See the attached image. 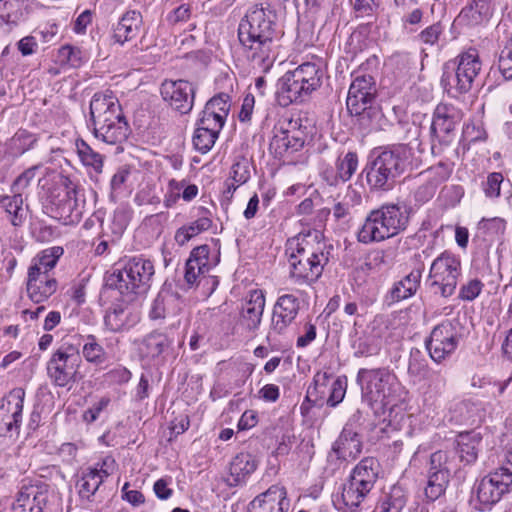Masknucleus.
<instances>
[{"instance_id": "f257e3e1", "label": "nucleus", "mask_w": 512, "mask_h": 512, "mask_svg": "<svg viewBox=\"0 0 512 512\" xmlns=\"http://www.w3.org/2000/svg\"><path fill=\"white\" fill-rule=\"evenodd\" d=\"M243 55L254 73H268L281 48L276 13L267 3L251 7L238 26Z\"/></svg>"}, {"instance_id": "f03ea898", "label": "nucleus", "mask_w": 512, "mask_h": 512, "mask_svg": "<svg viewBox=\"0 0 512 512\" xmlns=\"http://www.w3.org/2000/svg\"><path fill=\"white\" fill-rule=\"evenodd\" d=\"M356 382L360 386L362 401L369 407H389V422L396 426L405 420L406 414L396 405L401 399L404 387L393 370L388 367L360 368Z\"/></svg>"}, {"instance_id": "7ed1b4c3", "label": "nucleus", "mask_w": 512, "mask_h": 512, "mask_svg": "<svg viewBox=\"0 0 512 512\" xmlns=\"http://www.w3.org/2000/svg\"><path fill=\"white\" fill-rule=\"evenodd\" d=\"M413 156V149L406 144L374 150L363 170L370 191H391L397 179L412 169Z\"/></svg>"}, {"instance_id": "20e7f679", "label": "nucleus", "mask_w": 512, "mask_h": 512, "mask_svg": "<svg viewBox=\"0 0 512 512\" xmlns=\"http://www.w3.org/2000/svg\"><path fill=\"white\" fill-rule=\"evenodd\" d=\"M90 117L94 137L102 143L115 146L122 151L130 127L122 112L121 105L112 92H97L90 101Z\"/></svg>"}, {"instance_id": "39448f33", "label": "nucleus", "mask_w": 512, "mask_h": 512, "mask_svg": "<svg viewBox=\"0 0 512 512\" xmlns=\"http://www.w3.org/2000/svg\"><path fill=\"white\" fill-rule=\"evenodd\" d=\"M286 254L290 266V277L297 283L316 281L329 260L326 244L317 241V236L311 234H300L288 240Z\"/></svg>"}, {"instance_id": "423d86ee", "label": "nucleus", "mask_w": 512, "mask_h": 512, "mask_svg": "<svg viewBox=\"0 0 512 512\" xmlns=\"http://www.w3.org/2000/svg\"><path fill=\"white\" fill-rule=\"evenodd\" d=\"M407 225L408 216L400 205L383 204L368 213L357 233V239L363 244L382 242L404 231Z\"/></svg>"}, {"instance_id": "0eeeda50", "label": "nucleus", "mask_w": 512, "mask_h": 512, "mask_svg": "<svg viewBox=\"0 0 512 512\" xmlns=\"http://www.w3.org/2000/svg\"><path fill=\"white\" fill-rule=\"evenodd\" d=\"M380 472V463L374 457L363 458L351 471L335 505L343 512H358L360 505L373 489Z\"/></svg>"}, {"instance_id": "6e6552de", "label": "nucleus", "mask_w": 512, "mask_h": 512, "mask_svg": "<svg viewBox=\"0 0 512 512\" xmlns=\"http://www.w3.org/2000/svg\"><path fill=\"white\" fill-rule=\"evenodd\" d=\"M154 273V265L149 259L132 257L107 276L106 286L132 301L135 296L147 293Z\"/></svg>"}, {"instance_id": "1a4fd4ad", "label": "nucleus", "mask_w": 512, "mask_h": 512, "mask_svg": "<svg viewBox=\"0 0 512 512\" xmlns=\"http://www.w3.org/2000/svg\"><path fill=\"white\" fill-rule=\"evenodd\" d=\"M62 255L63 248L54 246L44 249L32 259L26 290L33 302L42 303L56 292L58 284L52 271Z\"/></svg>"}, {"instance_id": "9d476101", "label": "nucleus", "mask_w": 512, "mask_h": 512, "mask_svg": "<svg viewBox=\"0 0 512 512\" xmlns=\"http://www.w3.org/2000/svg\"><path fill=\"white\" fill-rule=\"evenodd\" d=\"M323 71L314 62H305L293 71L286 72L279 80L277 101L286 107L303 98L321 86Z\"/></svg>"}, {"instance_id": "9b49d317", "label": "nucleus", "mask_w": 512, "mask_h": 512, "mask_svg": "<svg viewBox=\"0 0 512 512\" xmlns=\"http://www.w3.org/2000/svg\"><path fill=\"white\" fill-rule=\"evenodd\" d=\"M441 83L444 89L453 96L469 92L482 69L478 52L470 49L458 55L453 62L445 66Z\"/></svg>"}, {"instance_id": "f8f14e48", "label": "nucleus", "mask_w": 512, "mask_h": 512, "mask_svg": "<svg viewBox=\"0 0 512 512\" xmlns=\"http://www.w3.org/2000/svg\"><path fill=\"white\" fill-rule=\"evenodd\" d=\"M81 364L79 350L71 344H63L47 362L48 378L54 386L70 390L82 378L79 372Z\"/></svg>"}, {"instance_id": "ddd939ff", "label": "nucleus", "mask_w": 512, "mask_h": 512, "mask_svg": "<svg viewBox=\"0 0 512 512\" xmlns=\"http://www.w3.org/2000/svg\"><path fill=\"white\" fill-rule=\"evenodd\" d=\"M460 274V260L454 254L445 251L433 260L428 281L430 287L435 289V293L447 298L454 294Z\"/></svg>"}, {"instance_id": "4468645a", "label": "nucleus", "mask_w": 512, "mask_h": 512, "mask_svg": "<svg viewBox=\"0 0 512 512\" xmlns=\"http://www.w3.org/2000/svg\"><path fill=\"white\" fill-rule=\"evenodd\" d=\"M51 486L40 478H25L21 481L12 512H45L51 499Z\"/></svg>"}, {"instance_id": "2eb2a0df", "label": "nucleus", "mask_w": 512, "mask_h": 512, "mask_svg": "<svg viewBox=\"0 0 512 512\" xmlns=\"http://www.w3.org/2000/svg\"><path fill=\"white\" fill-rule=\"evenodd\" d=\"M461 338L460 323L457 319L446 320L433 328L425 341L430 358L440 363L458 347Z\"/></svg>"}, {"instance_id": "dca6fc26", "label": "nucleus", "mask_w": 512, "mask_h": 512, "mask_svg": "<svg viewBox=\"0 0 512 512\" xmlns=\"http://www.w3.org/2000/svg\"><path fill=\"white\" fill-rule=\"evenodd\" d=\"M306 137V127L302 126L300 118L283 117L274 127L271 147L280 155L289 150L298 151L303 147Z\"/></svg>"}, {"instance_id": "f3484780", "label": "nucleus", "mask_w": 512, "mask_h": 512, "mask_svg": "<svg viewBox=\"0 0 512 512\" xmlns=\"http://www.w3.org/2000/svg\"><path fill=\"white\" fill-rule=\"evenodd\" d=\"M449 453L438 450L431 454L424 496L427 502H434L444 495L450 480L448 467Z\"/></svg>"}, {"instance_id": "a211bd4d", "label": "nucleus", "mask_w": 512, "mask_h": 512, "mask_svg": "<svg viewBox=\"0 0 512 512\" xmlns=\"http://www.w3.org/2000/svg\"><path fill=\"white\" fill-rule=\"evenodd\" d=\"M462 118V111L453 104L439 103L433 112L430 127L433 141L437 140L441 145H449L455 137L456 127Z\"/></svg>"}, {"instance_id": "6ab92c4d", "label": "nucleus", "mask_w": 512, "mask_h": 512, "mask_svg": "<svg viewBox=\"0 0 512 512\" xmlns=\"http://www.w3.org/2000/svg\"><path fill=\"white\" fill-rule=\"evenodd\" d=\"M512 473L502 476L497 471L483 477L475 487L477 509L485 511L498 503L502 496L509 491L512 485Z\"/></svg>"}, {"instance_id": "aec40b11", "label": "nucleus", "mask_w": 512, "mask_h": 512, "mask_svg": "<svg viewBox=\"0 0 512 512\" xmlns=\"http://www.w3.org/2000/svg\"><path fill=\"white\" fill-rule=\"evenodd\" d=\"M48 210L52 218L64 225L78 223L82 217V207L78 202L76 189L66 187L52 194Z\"/></svg>"}, {"instance_id": "412c9836", "label": "nucleus", "mask_w": 512, "mask_h": 512, "mask_svg": "<svg viewBox=\"0 0 512 512\" xmlns=\"http://www.w3.org/2000/svg\"><path fill=\"white\" fill-rule=\"evenodd\" d=\"M300 310V300L294 294L280 295L273 307L270 330L267 335L271 339L274 335L284 334L295 321Z\"/></svg>"}, {"instance_id": "4be33fe9", "label": "nucleus", "mask_w": 512, "mask_h": 512, "mask_svg": "<svg viewBox=\"0 0 512 512\" xmlns=\"http://www.w3.org/2000/svg\"><path fill=\"white\" fill-rule=\"evenodd\" d=\"M160 91L163 100L180 114H187L192 110L195 89L188 81L165 80Z\"/></svg>"}, {"instance_id": "5701e85b", "label": "nucleus", "mask_w": 512, "mask_h": 512, "mask_svg": "<svg viewBox=\"0 0 512 512\" xmlns=\"http://www.w3.org/2000/svg\"><path fill=\"white\" fill-rule=\"evenodd\" d=\"M377 96L376 81L373 76L356 72L350 84L346 106L348 111H359V107L375 103Z\"/></svg>"}, {"instance_id": "b1692460", "label": "nucleus", "mask_w": 512, "mask_h": 512, "mask_svg": "<svg viewBox=\"0 0 512 512\" xmlns=\"http://www.w3.org/2000/svg\"><path fill=\"white\" fill-rule=\"evenodd\" d=\"M358 164L356 152L341 153L335 161V166L326 164L321 167L320 177L327 185L337 187L351 179L358 169Z\"/></svg>"}, {"instance_id": "393cba45", "label": "nucleus", "mask_w": 512, "mask_h": 512, "mask_svg": "<svg viewBox=\"0 0 512 512\" xmlns=\"http://www.w3.org/2000/svg\"><path fill=\"white\" fill-rule=\"evenodd\" d=\"M289 501L284 487L272 485L248 505V512H287Z\"/></svg>"}, {"instance_id": "a878e982", "label": "nucleus", "mask_w": 512, "mask_h": 512, "mask_svg": "<svg viewBox=\"0 0 512 512\" xmlns=\"http://www.w3.org/2000/svg\"><path fill=\"white\" fill-rule=\"evenodd\" d=\"M265 308V296L261 290H253L242 303L240 323L249 331L259 328Z\"/></svg>"}, {"instance_id": "bb28decb", "label": "nucleus", "mask_w": 512, "mask_h": 512, "mask_svg": "<svg viewBox=\"0 0 512 512\" xmlns=\"http://www.w3.org/2000/svg\"><path fill=\"white\" fill-rule=\"evenodd\" d=\"M363 443L359 431L342 429L332 444V453L340 462L356 460L362 453Z\"/></svg>"}, {"instance_id": "cd10ccee", "label": "nucleus", "mask_w": 512, "mask_h": 512, "mask_svg": "<svg viewBox=\"0 0 512 512\" xmlns=\"http://www.w3.org/2000/svg\"><path fill=\"white\" fill-rule=\"evenodd\" d=\"M27 15V0H0V30L10 34Z\"/></svg>"}, {"instance_id": "c85d7f7f", "label": "nucleus", "mask_w": 512, "mask_h": 512, "mask_svg": "<svg viewBox=\"0 0 512 512\" xmlns=\"http://www.w3.org/2000/svg\"><path fill=\"white\" fill-rule=\"evenodd\" d=\"M181 309L182 300L180 296L169 289H162L152 303L150 317L157 320L176 316Z\"/></svg>"}, {"instance_id": "c756f323", "label": "nucleus", "mask_w": 512, "mask_h": 512, "mask_svg": "<svg viewBox=\"0 0 512 512\" xmlns=\"http://www.w3.org/2000/svg\"><path fill=\"white\" fill-rule=\"evenodd\" d=\"M173 344V340L166 334L152 332L146 335L138 345V352L141 358L156 360L167 353Z\"/></svg>"}, {"instance_id": "7c9ffc66", "label": "nucleus", "mask_w": 512, "mask_h": 512, "mask_svg": "<svg viewBox=\"0 0 512 512\" xmlns=\"http://www.w3.org/2000/svg\"><path fill=\"white\" fill-rule=\"evenodd\" d=\"M258 462L248 452L237 454L230 462V475L228 483L230 486H238L246 482L248 477L257 469Z\"/></svg>"}, {"instance_id": "2f4dec72", "label": "nucleus", "mask_w": 512, "mask_h": 512, "mask_svg": "<svg viewBox=\"0 0 512 512\" xmlns=\"http://www.w3.org/2000/svg\"><path fill=\"white\" fill-rule=\"evenodd\" d=\"M492 16V9L487 0H473L470 5L464 7L456 21L459 24L474 27L488 22Z\"/></svg>"}, {"instance_id": "473e14b6", "label": "nucleus", "mask_w": 512, "mask_h": 512, "mask_svg": "<svg viewBox=\"0 0 512 512\" xmlns=\"http://www.w3.org/2000/svg\"><path fill=\"white\" fill-rule=\"evenodd\" d=\"M422 268L413 269L408 275L395 282L389 291L390 303H396L414 296L420 286Z\"/></svg>"}, {"instance_id": "72a5a7b5", "label": "nucleus", "mask_w": 512, "mask_h": 512, "mask_svg": "<svg viewBox=\"0 0 512 512\" xmlns=\"http://www.w3.org/2000/svg\"><path fill=\"white\" fill-rule=\"evenodd\" d=\"M136 319L132 317L129 306L125 303H114L104 316V325L107 330L117 333L132 326Z\"/></svg>"}, {"instance_id": "f704fd0d", "label": "nucleus", "mask_w": 512, "mask_h": 512, "mask_svg": "<svg viewBox=\"0 0 512 512\" xmlns=\"http://www.w3.org/2000/svg\"><path fill=\"white\" fill-rule=\"evenodd\" d=\"M0 209L6 214L7 220L15 227L22 226L27 218V206L21 193L0 196Z\"/></svg>"}, {"instance_id": "c9c22d12", "label": "nucleus", "mask_w": 512, "mask_h": 512, "mask_svg": "<svg viewBox=\"0 0 512 512\" xmlns=\"http://www.w3.org/2000/svg\"><path fill=\"white\" fill-rule=\"evenodd\" d=\"M141 23L142 16L140 12L135 10L126 12L115 28L113 35L115 41L123 44L135 38L139 33Z\"/></svg>"}, {"instance_id": "e433bc0d", "label": "nucleus", "mask_w": 512, "mask_h": 512, "mask_svg": "<svg viewBox=\"0 0 512 512\" xmlns=\"http://www.w3.org/2000/svg\"><path fill=\"white\" fill-rule=\"evenodd\" d=\"M481 440L480 433L474 431L463 432L457 436L456 449L461 462L472 464L477 460Z\"/></svg>"}, {"instance_id": "4c0bfd02", "label": "nucleus", "mask_w": 512, "mask_h": 512, "mask_svg": "<svg viewBox=\"0 0 512 512\" xmlns=\"http://www.w3.org/2000/svg\"><path fill=\"white\" fill-rule=\"evenodd\" d=\"M353 356L356 358L372 357L381 350L380 339L374 334L363 333L352 342Z\"/></svg>"}, {"instance_id": "58836bf2", "label": "nucleus", "mask_w": 512, "mask_h": 512, "mask_svg": "<svg viewBox=\"0 0 512 512\" xmlns=\"http://www.w3.org/2000/svg\"><path fill=\"white\" fill-rule=\"evenodd\" d=\"M211 225L212 220L209 217H199L190 224L180 227L175 233V241L183 246L192 238L210 229Z\"/></svg>"}, {"instance_id": "ea45409f", "label": "nucleus", "mask_w": 512, "mask_h": 512, "mask_svg": "<svg viewBox=\"0 0 512 512\" xmlns=\"http://www.w3.org/2000/svg\"><path fill=\"white\" fill-rule=\"evenodd\" d=\"M103 481L104 480L99 476L96 470H93L92 467H88L82 472L76 484L79 496L82 499L90 500Z\"/></svg>"}, {"instance_id": "a19ab883", "label": "nucleus", "mask_w": 512, "mask_h": 512, "mask_svg": "<svg viewBox=\"0 0 512 512\" xmlns=\"http://www.w3.org/2000/svg\"><path fill=\"white\" fill-rule=\"evenodd\" d=\"M406 500L405 490L399 485H394L381 498L378 504L379 512H401L406 505Z\"/></svg>"}, {"instance_id": "79ce46f5", "label": "nucleus", "mask_w": 512, "mask_h": 512, "mask_svg": "<svg viewBox=\"0 0 512 512\" xmlns=\"http://www.w3.org/2000/svg\"><path fill=\"white\" fill-rule=\"evenodd\" d=\"M219 133L220 131L198 122L192 138L194 148L202 154L209 152L218 139Z\"/></svg>"}, {"instance_id": "37998d69", "label": "nucleus", "mask_w": 512, "mask_h": 512, "mask_svg": "<svg viewBox=\"0 0 512 512\" xmlns=\"http://www.w3.org/2000/svg\"><path fill=\"white\" fill-rule=\"evenodd\" d=\"M77 154L86 167H91L97 174L103 171V156L93 150L84 140H77L76 143Z\"/></svg>"}, {"instance_id": "c03bdc74", "label": "nucleus", "mask_w": 512, "mask_h": 512, "mask_svg": "<svg viewBox=\"0 0 512 512\" xmlns=\"http://www.w3.org/2000/svg\"><path fill=\"white\" fill-rule=\"evenodd\" d=\"M82 355L87 362L95 366L103 365L108 359V354L103 346L100 345L96 337L91 334L85 339V343L82 347Z\"/></svg>"}, {"instance_id": "a18cd8bd", "label": "nucleus", "mask_w": 512, "mask_h": 512, "mask_svg": "<svg viewBox=\"0 0 512 512\" xmlns=\"http://www.w3.org/2000/svg\"><path fill=\"white\" fill-rule=\"evenodd\" d=\"M359 111H348L352 116L356 117L357 123L364 130H372L376 128L378 121L382 117V113L375 105V103H370L367 105H363L359 107Z\"/></svg>"}, {"instance_id": "49530a36", "label": "nucleus", "mask_w": 512, "mask_h": 512, "mask_svg": "<svg viewBox=\"0 0 512 512\" xmlns=\"http://www.w3.org/2000/svg\"><path fill=\"white\" fill-rule=\"evenodd\" d=\"M36 140L35 135L30 132L26 130H19L7 144L8 153L13 157L20 156L32 148Z\"/></svg>"}, {"instance_id": "de8ad7c7", "label": "nucleus", "mask_w": 512, "mask_h": 512, "mask_svg": "<svg viewBox=\"0 0 512 512\" xmlns=\"http://www.w3.org/2000/svg\"><path fill=\"white\" fill-rule=\"evenodd\" d=\"M425 355L418 348H412L408 360V375L421 381L430 372Z\"/></svg>"}, {"instance_id": "09e8293b", "label": "nucleus", "mask_w": 512, "mask_h": 512, "mask_svg": "<svg viewBox=\"0 0 512 512\" xmlns=\"http://www.w3.org/2000/svg\"><path fill=\"white\" fill-rule=\"evenodd\" d=\"M24 395L25 393L22 389H15L10 392L6 399L5 405L9 412H11L14 431L19 429L22 420Z\"/></svg>"}, {"instance_id": "8fccbe9b", "label": "nucleus", "mask_w": 512, "mask_h": 512, "mask_svg": "<svg viewBox=\"0 0 512 512\" xmlns=\"http://www.w3.org/2000/svg\"><path fill=\"white\" fill-rule=\"evenodd\" d=\"M58 58L61 63L76 68L86 61L87 56L81 48L66 44L59 49Z\"/></svg>"}, {"instance_id": "3c124183", "label": "nucleus", "mask_w": 512, "mask_h": 512, "mask_svg": "<svg viewBox=\"0 0 512 512\" xmlns=\"http://www.w3.org/2000/svg\"><path fill=\"white\" fill-rule=\"evenodd\" d=\"M209 252L210 248L208 245H200L191 251L188 260H194V262L199 264V266H197L198 273H206L213 265H215V263L209 258Z\"/></svg>"}, {"instance_id": "603ef678", "label": "nucleus", "mask_w": 512, "mask_h": 512, "mask_svg": "<svg viewBox=\"0 0 512 512\" xmlns=\"http://www.w3.org/2000/svg\"><path fill=\"white\" fill-rule=\"evenodd\" d=\"M231 177L237 186L246 183L250 178V162L245 157H239L231 167Z\"/></svg>"}, {"instance_id": "864d4df0", "label": "nucleus", "mask_w": 512, "mask_h": 512, "mask_svg": "<svg viewBox=\"0 0 512 512\" xmlns=\"http://www.w3.org/2000/svg\"><path fill=\"white\" fill-rule=\"evenodd\" d=\"M483 287L484 284L479 279H470L460 287L458 298L463 301H473L480 295Z\"/></svg>"}, {"instance_id": "5fc2aeb1", "label": "nucleus", "mask_w": 512, "mask_h": 512, "mask_svg": "<svg viewBox=\"0 0 512 512\" xmlns=\"http://www.w3.org/2000/svg\"><path fill=\"white\" fill-rule=\"evenodd\" d=\"M504 181V177L500 172H493L487 176L485 182H483V191L489 198H498L500 196L501 184Z\"/></svg>"}, {"instance_id": "6e6d98bb", "label": "nucleus", "mask_w": 512, "mask_h": 512, "mask_svg": "<svg viewBox=\"0 0 512 512\" xmlns=\"http://www.w3.org/2000/svg\"><path fill=\"white\" fill-rule=\"evenodd\" d=\"M219 114L220 113H217L212 109L208 108L207 106H205L198 122L201 123V125H206L210 128H214L218 131H221L225 125L226 118H224L223 115Z\"/></svg>"}, {"instance_id": "4d7b16f0", "label": "nucleus", "mask_w": 512, "mask_h": 512, "mask_svg": "<svg viewBox=\"0 0 512 512\" xmlns=\"http://www.w3.org/2000/svg\"><path fill=\"white\" fill-rule=\"evenodd\" d=\"M39 166L35 165L28 169H26L23 173H21L13 182L11 186V191L13 193H23L26 188H28L31 182L34 180L36 176V171Z\"/></svg>"}, {"instance_id": "13d9d810", "label": "nucleus", "mask_w": 512, "mask_h": 512, "mask_svg": "<svg viewBox=\"0 0 512 512\" xmlns=\"http://www.w3.org/2000/svg\"><path fill=\"white\" fill-rule=\"evenodd\" d=\"M205 106L227 119L230 111V96L226 93H219L211 98Z\"/></svg>"}, {"instance_id": "bf43d9fd", "label": "nucleus", "mask_w": 512, "mask_h": 512, "mask_svg": "<svg viewBox=\"0 0 512 512\" xmlns=\"http://www.w3.org/2000/svg\"><path fill=\"white\" fill-rule=\"evenodd\" d=\"M346 392V381L337 378L333 381L329 388V397L327 399V405L335 407L342 402Z\"/></svg>"}, {"instance_id": "052dcab7", "label": "nucleus", "mask_w": 512, "mask_h": 512, "mask_svg": "<svg viewBox=\"0 0 512 512\" xmlns=\"http://www.w3.org/2000/svg\"><path fill=\"white\" fill-rule=\"evenodd\" d=\"M394 251L392 249H377L370 254L371 267L389 266L393 263Z\"/></svg>"}, {"instance_id": "680f3d73", "label": "nucleus", "mask_w": 512, "mask_h": 512, "mask_svg": "<svg viewBox=\"0 0 512 512\" xmlns=\"http://www.w3.org/2000/svg\"><path fill=\"white\" fill-rule=\"evenodd\" d=\"M498 69L505 80L512 79V52L503 47L498 56Z\"/></svg>"}, {"instance_id": "e2e57ef3", "label": "nucleus", "mask_w": 512, "mask_h": 512, "mask_svg": "<svg viewBox=\"0 0 512 512\" xmlns=\"http://www.w3.org/2000/svg\"><path fill=\"white\" fill-rule=\"evenodd\" d=\"M438 183L435 180L428 181L423 185L419 186L414 192V199L418 203H426L436 193Z\"/></svg>"}, {"instance_id": "0e129e2a", "label": "nucleus", "mask_w": 512, "mask_h": 512, "mask_svg": "<svg viewBox=\"0 0 512 512\" xmlns=\"http://www.w3.org/2000/svg\"><path fill=\"white\" fill-rule=\"evenodd\" d=\"M427 382V386L431 391L441 392L446 386V376L441 370H430V372L424 377Z\"/></svg>"}, {"instance_id": "69168bd1", "label": "nucleus", "mask_w": 512, "mask_h": 512, "mask_svg": "<svg viewBox=\"0 0 512 512\" xmlns=\"http://www.w3.org/2000/svg\"><path fill=\"white\" fill-rule=\"evenodd\" d=\"M480 228L484 229L490 235H501L506 229V222L504 219L494 217L490 219H482Z\"/></svg>"}, {"instance_id": "338daca9", "label": "nucleus", "mask_w": 512, "mask_h": 512, "mask_svg": "<svg viewBox=\"0 0 512 512\" xmlns=\"http://www.w3.org/2000/svg\"><path fill=\"white\" fill-rule=\"evenodd\" d=\"M443 32L442 25L438 23H434L427 28H425L419 35V39L424 44L434 45L437 43L440 35Z\"/></svg>"}, {"instance_id": "774afa93", "label": "nucleus", "mask_w": 512, "mask_h": 512, "mask_svg": "<svg viewBox=\"0 0 512 512\" xmlns=\"http://www.w3.org/2000/svg\"><path fill=\"white\" fill-rule=\"evenodd\" d=\"M190 14V6L182 4L168 14L167 20L171 24H178L187 21L190 18Z\"/></svg>"}]
</instances>
